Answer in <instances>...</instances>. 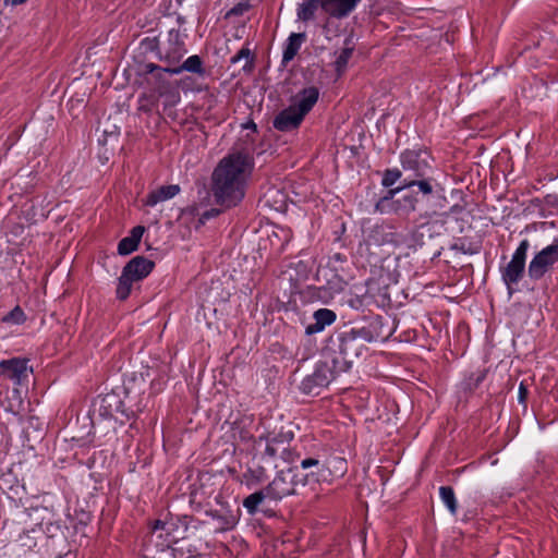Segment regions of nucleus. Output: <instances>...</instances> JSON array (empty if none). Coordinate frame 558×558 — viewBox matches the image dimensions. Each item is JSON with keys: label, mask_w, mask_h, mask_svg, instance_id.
I'll return each mask as SVG.
<instances>
[{"label": "nucleus", "mask_w": 558, "mask_h": 558, "mask_svg": "<svg viewBox=\"0 0 558 558\" xmlns=\"http://www.w3.org/2000/svg\"><path fill=\"white\" fill-rule=\"evenodd\" d=\"M253 169L248 155L231 154L220 160L211 177L216 204L223 208L236 206L245 195V183Z\"/></svg>", "instance_id": "nucleus-1"}, {"label": "nucleus", "mask_w": 558, "mask_h": 558, "mask_svg": "<svg viewBox=\"0 0 558 558\" xmlns=\"http://www.w3.org/2000/svg\"><path fill=\"white\" fill-rule=\"evenodd\" d=\"M366 350L367 348L362 347L350 332H342L337 338L329 339L325 348V356L336 372L344 373L351 368L353 361Z\"/></svg>", "instance_id": "nucleus-2"}, {"label": "nucleus", "mask_w": 558, "mask_h": 558, "mask_svg": "<svg viewBox=\"0 0 558 558\" xmlns=\"http://www.w3.org/2000/svg\"><path fill=\"white\" fill-rule=\"evenodd\" d=\"M294 438L292 430L281 429L278 433L269 432L265 435L258 436L254 440V448L256 454L262 461L268 464H274L278 453H282L286 446H288Z\"/></svg>", "instance_id": "nucleus-3"}, {"label": "nucleus", "mask_w": 558, "mask_h": 558, "mask_svg": "<svg viewBox=\"0 0 558 558\" xmlns=\"http://www.w3.org/2000/svg\"><path fill=\"white\" fill-rule=\"evenodd\" d=\"M93 407L94 412L98 413L101 417L113 418L120 424H125L134 417V412L129 411L124 407L121 396L116 391L98 396Z\"/></svg>", "instance_id": "nucleus-4"}, {"label": "nucleus", "mask_w": 558, "mask_h": 558, "mask_svg": "<svg viewBox=\"0 0 558 558\" xmlns=\"http://www.w3.org/2000/svg\"><path fill=\"white\" fill-rule=\"evenodd\" d=\"M301 485L300 472L298 468L280 471L276 477L265 487L268 499L281 500L282 498L296 493V487Z\"/></svg>", "instance_id": "nucleus-5"}, {"label": "nucleus", "mask_w": 558, "mask_h": 558, "mask_svg": "<svg viewBox=\"0 0 558 558\" xmlns=\"http://www.w3.org/2000/svg\"><path fill=\"white\" fill-rule=\"evenodd\" d=\"M432 157L428 151L422 149H408L400 156L404 179L426 180L424 177L430 169ZM432 183L433 180L428 179Z\"/></svg>", "instance_id": "nucleus-6"}, {"label": "nucleus", "mask_w": 558, "mask_h": 558, "mask_svg": "<svg viewBox=\"0 0 558 558\" xmlns=\"http://www.w3.org/2000/svg\"><path fill=\"white\" fill-rule=\"evenodd\" d=\"M329 361L317 364L313 374L306 376L300 386L302 392L306 395L317 396L320 393L323 388H326L337 374L332 365H329Z\"/></svg>", "instance_id": "nucleus-7"}, {"label": "nucleus", "mask_w": 558, "mask_h": 558, "mask_svg": "<svg viewBox=\"0 0 558 558\" xmlns=\"http://www.w3.org/2000/svg\"><path fill=\"white\" fill-rule=\"evenodd\" d=\"M529 247V240H522L512 255L511 260L501 269V277L509 290V293H511V287L517 284L523 278Z\"/></svg>", "instance_id": "nucleus-8"}, {"label": "nucleus", "mask_w": 558, "mask_h": 558, "mask_svg": "<svg viewBox=\"0 0 558 558\" xmlns=\"http://www.w3.org/2000/svg\"><path fill=\"white\" fill-rule=\"evenodd\" d=\"M558 262V240L539 251L530 262L527 272L532 280H539Z\"/></svg>", "instance_id": "nucleus-9"}, {"label": "nucleus", "mask_w": 558, "mask_h": 558, "mask_svg": "<svg viewBox=\"0 0 558 558\" xmlns=\"http://www.w3.org/2000/svg\"><path fill=\"white\" fill-rule=\"evenodd\" d=\"M28 362L27 359L23 357L2 360L0 362L1 375L13 381L16 386L26 385L33 373V368L28 365Z\"/></svg>", "instance_id": "nucleus-10"}, {"label": "nucleus", "mask_w": 558, "mask_h": 558, "mask_svg": "<svg viewBox=\"0 0 558 558\" xmlns=\"http://www.w3.org/2000/svg\"><path fill=\"white\" fill-rule=\"evenodd\" d=\"M185 37L186 34L181 33L180 29H170L168 32V45L165 52L160 54V60L165 61L169 65L179 64L187 51L184 41Z\"/></svg>", "instance_id": "nucleus-11"}, {"label": "nucleus", "mask_w": 558, "mask_h": 558, "mask_svg": "<svg viewBox=\"0 0 558 558\" xmlns=\"http://www.w3.org/2000/svg\"><path fill=\"white\" fill-rule=\"evenodd\" d=\"M412 187H418L422 197H434V186L429 180L403 179L400 186L387 191V194L378 201L376 207L383 208L386 204L392 205L393 198L398 193Z\"/></svg>", "instance_id": "nucleus-12"}, {"label": "nucleus", "mask_w": 558, "mask_h": 558, "mask_svg": "<svg viewBox=\"0 0 558 558\" xmlns=\"http://www.w3.org/2000/svg\"><path fill=\"white\" fill-rule=\"evenodd\" d=\"M155 267V263L143 256L133 257L122 269L133 281L146 278Z\"/></svg>", "instance_id": "nucleus-13"}, {"label": "nucleus", "mask_w": 558, "mask_h": 558, "mask_svg": "<svg viewBox=\"0 0 558 558\" xmlns=\"http://www.w3.org/2000/svg\"><path fill=\"white\" fill-rule=\"evenodd\" d=\"M303 119L304 117L291 105L275 118L274 128L281 132H289L299 128Z\"/></svg>", "instance_id": "nucleus-14"}, {"label": "nucleus", "mask_w": 558, "mask_h": 558, "mask_svg": "<svg viewBox=\"0 0 558 558\" xmlns=\"http://www.w3.org/2000/svg\"><path fill=\"white\" fill-rule=\"evenodd\" d=\"M319 97V90L315 86L306 87L296 94L292 106L298 112L305 117L317 102Z\"/></svg>", "instance_id": "nucleus-15"}, {"label": "nucleus", "mask_w": 558, "mask_h": 558, "mask_svg": "<svg viewBox=\"0 0 558 558\" xmlns=\"http://www.w3.org/2000/svg\"><path fill=\"white\" fill-rule=\"evenodd\" d=\"M361 0H324L323 11L336 19L347 17Z\"/></svg>", "instance_id": "nucleus-16"}, {"label": "nucleus", "mask_w": 558, "mask_h": 558, "mask_svg": "<svg viewBox=\"0 0 558 558\" xmlns=\"http://www.w3.org/2000/svg\"><path fill=\"white\" fill-rule=\"evenodd\" d=\"M337 315L329 308H319L314 312V323L308 324L305 328V333L312 336L323 331L327 326L336 322Z\"/></svg>", "instance_id": "nucleus-17"}, {"label": "nucleus", "mask_w": 558, "mask_h": 558, "mask_svg": "<svg viewBox=\"0 0 558 558\" xmlns=\"http://www.w3.org/2000/svg\"><path fill=\"white\" fill-rule=\"evenodd\" d=\"M173 65L168 66H160L155 63H146L143 66V73L150 75L149 78H147V82L150 84H154V89L158 93V88L165 84L170 83L167 78V74L173 75L174 73L171 72Z\"/></svg>", "instance_id": "nucleus-18"}, {"label": "nucleus", "mask_w": 558, "mask_h": 558, "mask_svg": "<svg viewBox=\"0 0 558 558\" xmlns=\"http://www.w3.org/2000/svg\"><path fill=\"white\" fill-rule=\"evenodd\" d=\"M379 322H372L367 326H364L362 328H353L349 332L352 335V337L357 340L362 347H366V343L377 341L379 338H384L379 330Z\"/></svg>", "instance_id": "nucleus-19"}, {"label": "nucleus", "mask_w": 558, "mask_h": 558, "mask_svg": "<svg viewBox=\"0 0 558 558\" xmlns=\"http://www.w3.org/2000/svg\"><path fill=\"white\" fill-rule=\"evenodd\" d=\"M180 192V186L177 184L163 185L151 191L145 198L144 205L155 206L160 202H165L174 197Z\"/></svg>", "instance_id": "nucleus-20"}, {"label": "nucleus", "mask_w": 558, "mask_h": 558, "mask_svg": "<svg viewBox=\"0 0 558 558\" xmlns=\"http://www.w3.org/2000/svg\"><path fill=\"white\" fill-rule=\"evenodd\" d=\"M302 470L316 469L317 472H310L306 474H300V480L302 481V486L311 482H318L320 476H324V471L326 465L320 463V461L316 458H305L301 460Z\"/></svg>", "instance_id": "nucleus-21"}, {"label": "nucleus", "mask_w": 558, "mask_h": 558, "mask_svg": "<svg viewBox=\"0 0 558 558\" xmlns=\"http://www.w3.org/2000/svg\"><path fill=\"white\" fill-rule=\"evenodd\" d=\"M145 232L143 226H136L131 230L129 236L123 238L118 244V253L120 255H129L136 251L140 241Z\"/></svg>", "instance_id": "nucleus-22"}, {"label": "nucleus", "mask_w": 558, "mask_h": 558, "mask_svg": "<svg viewBox=\"0 0 558 558\" xmlns=\"http://www.w3.org/2000/svg\"><path fill=\"white\" fill-rule=\"evenodd\" d=\"M369 239L378 245L386 243H399V235L395 232L393 228L388 225L376 226L369 235Z\"/></svg>", "instance_id": "nucleus-23"}, {"label": "nucleus", "mask_w": 558, "mask_h": 558, "mask_svg": "<svg viewBox=\"0 0 558 558\" xmlns=\"http://www.w3.org/2000/svg\"><path fill=\"white\" fill-rule=\"evenodd\" d=\"M260 201L276 211H283L287 207V196L277 187H269Z\"/></svg>", "instance_id": "nucleus-24"}, {"label": "nucleus", "mask_w": 558, "mask_h": 558, "mask_svg": "<svg viewBox=\"0 0 558 558\" xmlns=\"http://www.w3.org/2000/svg\"><path fill=\"white\" fill-rule=\"evenodd\" d=\"M305 38L306 36L304 33H292L288 37L282 54L283 65H287L290 61L294 59L302 44L305 41Z\"/></svg>", "instance_id": "nucleus-25"}, {"label": "nucleus", "mask_w": 558, "mask_h": 558, "mask_svg": "<svg viewBox=\"0 0 558 558\" xmlns=\"http://www.w3.org/2000/svg\"><path fill=\"white\" fill-rule=\"evenodd\" d=\"M183 71L198 74V75H204L205 69H204L202 58L197 54L191 56L183 63H181L179 65L178 64L173 65V68L171 70V72L175 73V74H180Z\"/></svg>", "instance_id": "nucleus-26"}, {"label": "nucleus", "mask_w": 558, "mask_h": 558, "mask_svg": "<svg viewBox=\"0 0 558 558\" xmlns=\"http://www.w3.org/2000/svg\"><path fill=\"white\" fill-rule=\"evenodd\" d=\"M418 202L420 198H412L409 192H407L402 195L401 198L392 202V209L399 216H408L416 210V205Z\"/></svg>", "instance_id": "nucleus-27"}, {"label": "nucleus", "mask_w": 558, "mask_h": 558, "mask_svg": "<svg viewBox=\"0 0 558 558\" xmlns=\"http://www.w3.org/2000/svg\"><path fill=\"white\" fill-rule=\"evenodd\" d=\"M158 95L163 98V109H172L180 101V93L171 83H165L158 88Z\"/></svg>", "instance_id": "nucleus-28"}, {"label": "nucleus", "mask_w": 558, "mask_h": 558, "mask_svg": "<svg viewBox=\"0 0 558 558\" xmlns=\"http://www.w3.org/2000/svg\"><path fill=\"white\" fill-rule=\"evenodd\" d=\"M323 2L324 0H306L299 4L298 19L303 22L314 20L317 9L320 8L323 10Z\"/></svg>", "instance_id": "nucleus-29"}, {"label": "nucleus", "mask_w": 558, "mask_h": 558, "mask_svg": "<svg viewBox=\"0 0 558 558\" xmlns=\"http://www.w3.org/2000/svg\"><path fill=\"white\" fill-rule=\"evenodd\" d=\"M242 59L245 60V63L243 65V71L245 73H252L253 70H254V66H255V56L254 53L251 51L250 48L247 47H243L242 49L239 50V52L233 56L231 58V63H238L239 61H241Z\"/></svg>", "instance_id": "nucleus-30"}, {"label": "nucleus", "mask_w": 558, "mask_h": 558, "mask_svg": "<svg viewBox=\"0 0 558 558\" xmlns=\"http://www.w3.org/2000/svg\"><path fill=\"white\" fill-rule=\"evenodd\" d=\"M436 197L438 199V203L435 204V206L432 210L425 211V214L423 215L424 218H433L436 216H446L447 217L449 214H459L463 209L462 206L457 204V205H453L450 207L449 213H441V210L445 207L444 203L446 202V197L442 195H437Z\"/></svg>", "instance_id": "nucleus-31"}, {"label": "nucleus", "mask_w": 558, "mask_h": 558, "mask_svg": "<svg viewBox=\"0 0 558 558\" xmlns=\"http://www.w3.org/2000/svg\"><path fill=\"white\" fill-rule=\"evenodd\" d=\"M266 498H268V495H267L266 489L264 488V489L255 492V493L248 495L246 498H244L243 506L250 514H254L257 511L258 506Z\"/></svg>", "instance_id": "nucleus-32"}, {"label": "nucleus", "mask_w": 558, "mask_h": 558, "mask_svg": "<svg viewBox=\"0 0 558 558\" xmlns=\"http://www.w3.org/2000/svg\"><path fill=\"white\" fill-rule=\"evenodd\" d=\"M439 495L442 502L446 505L450 513L456 514L458 510V504L453 488L451 486H441L439 488Z\"/></svg>", "instance_id": "nucleus-33"}, {"label": "nucleus", "mask_w": 558, "mask_h": 558, "mask_svg": "<svg viewBox=\"0 0 558 558\" xmlns=\"http://www.w3.org/2000/svg\"><path fill=\"white\" fill-rule=\"evenodd\" d=\"M133 282L134 281L122 271L116 290V294L119 300L124 301L129 298Z\"/></svg>", "instance_id": "nucleus-34"}, {"label": "nucleus", "mask_w": 558, "mask_h": 558, "mask_svg": "<svg viewBox=\"0 0 558 558\" xmlns=\"http://www.w3.org/2000/svg\"><path fill=\"white\" fill-rule=\"evenodd\" d=\"M402 177V171L393 168V169H387L384 172L383 179H381V185L385 187H391L398 180H400Z\"/></svg>", "instance_id": "nucleus-35"}, {"label": "nucleus", "mask_w": 558, "mask_h": 558, "mask_svg": "<svg viewBox=\"0 0 558 558\" xmlns=\"http://www.w3.org/2000/svg\"><path fill=\"white\" fill-rule=\"evenodd\" d=\"M352 53L353 48L350 47H345L340 51L335 62L338 73H341L347 68V64L350 58L352 57Z\"/></svg>", "instance_id": "nucleus-36"}, {"label": "nucleus", "mask_w": 558, "mask_h": 558, "mask_svg": "<svg viewBox=\"0 0 558 558\" xmlns=\"http://www.w3.org/2000/svg\"><path fill=\"white\" fill-rule=\"evenodd\" d=\"M331 468L335 469L336 476H343L347 472V461L342 458H333L325 469L331 472Z\"/></svg>", "instance_id": "nucleus-37"}, {"label": "nucleus", "mask_w": 558, "mask_h": 558, "mask_svg": "<svg viewBox=\"0 0 558 558\" xmlns=\"http://www.w3.org/2000/svg\"><path fill=\"white\" fill-rule=\"evenodd\" d=\"M281 458L287 463H294L301 459V453L296 450V447L290 448L286 446L281 453Z\"/></svg>", "instance_id": "nucleus-38"}, {"label": "nucleus", "mask_w": 558, "mask_h": 558, "mask_svg": "<svg viewBox=\"0 0 558 558\" xmlns=\"http://www.w3.org/2000/svg\"><path fill=\"white\" fill-rule=\"evenodd\" d=\"M3 320L20 324L24 320V313L20 306H16L4 316Z\"/></svg>", "instance_id": "nucleus-39"}, {"label": "nucleus", "mask_w": 558, "mask_h": 558, "mask_svg": "<svg viewBox=\"0 0 558 558\" xmlns=\"http://www.w3.org/2000/svg\"><path fill=\"white\" fill-rule=\"evenodd\" d=\"M221 214V209L219 208H210L208 210L203 211L199 215L198 223L204 225L207 220L215 218Z\"/></svg>", "instance_id": "nucleus-40"}, {"label": "nucleus", "mask_w": 558, "mask_h": 558, "mask_svg": "<svg viewBox=\"0 0 558 558\" xmlns=\"http://www.w3.org/2000/svg\"><path fill=\"white\" fill-rule=\"evenodd\" d=\"M484 378L485 374L483 372L478 373L475 377L472 375L465 383V386L468 389L473 390L480 386Z\"/></svg>", "instance_id": "nucleus-41"}, {"label": "nucleus", "mask_w": 558, "mask_h": 558, "mask_svg": "<svg viewBox=\"0 0 558 558\" xmlns=\"http://www.w3.org/2000/svg\"><path fill=\"white\" fill-rule=\"evenodd\" d=\"M250 9V4L248 2H245V3H239L236 4L235 7H233L229 12H228V16H239V15H242L245 11H247Z\"/></svg>", "instance_id": "nucleus-42"}, {"label": "nucleus", "mask_w": 558, "mask_h": 558, "mask_svg": "<svg viewBox=\"0 0 558 558\" xmlns=\"http://www.w3.org/2000/svg\"><path fill=\"white\" fill-rule=\"evenodd\" d=\"M527 395H529V391H527L526 386L523 383H521L519 386V396H518L519 402L522 404H525Z\"/></svg>", "instance_id": "nucleus-43"}, {"label": "nucleus", "mask_w": 558, "mask_h": 558, "mask_svg": "<svg viewBox=\"0 0 558 558\" xmlns=\"http://www.w3.org/2000/svg\"><path fill=\"white\" fill-rule=\"evenodd\" d=\"M43 512H46V509H44V508H33L31 510V512L28 513L29 517H34V520L36 521L35 522L36 525H41L43 524V520L38 521V518L40 517V513H43Z\"/></svg>", "instance_id": "nucleus-44"}, {"label": "nucleus", "mask_w": 558, "mask_h": 558, "mask_svg": "<svg viewBox=\"0 0 558 558\" xmlns=\"http://www.w3.org/2000/svg\"><path fill=\"white\" fill-rule=\"evenodd\" d=\"M27 0H4V4H11V5H20L25 3Z\"/></svg>", "instance_id": "nucleus-45"}, {"label": "nucleus", "mask_w": 558, "mask_h": 558, "mask_svg": "<svg viewBox=\"0 0 558 558\" xmlns=\"http://www.w3.org/2000/svg\"><path fill=\"white\" fill-rule=\"evenodd\" d=\"M407 191L409 192V194H410V196L412 198H418V194H422L418 189H417V191H414L413 187H412V189L407 190Z\"/></svg>", "instance_id": "nucleus-46"}, {"label": "nucleus", "mask_w": 558, "mask_h": 558, "mask_svg": "<svg viewBox=\"0 0 558 558\" xmlns=\"http://www.w3.org/2000/svg\"><path fill=\"white\" fill-rule=\"evenodd\" d=\"M178 544H179V542H174V546L171 548L174 556H175V553L181 549L178 547Z\"/></svg>", "instance_id": "nucleus-47"}, {"label": "nucleus", "mask_w": 558, "mask_h": 558, "mask_svg": "<svg viewBox=\"0 0 558 558\" xmlns=\"http://www.w3.org/2000/svg\"><path fill=\"white\" fill-rule=\"evenodd\" d=\"M140 110H142L144 112H149L150 108L148 106L142 105V106H140Z\"/></svg>", "instance_id": "nucleus-48"}, {"label": "nucleus", "mask_w": 558, "mask_h": 558, "mask_svg": "<svg viewBox=\"0 0 558 558\" xmlns=\"http://www.w3.org/2000/svg\"><path fill=\"white\" fill-rule=\"evenodd\" d=\"M163 526V523L161 521H156L154 530L161 529Z\"/></svg>", "instance_id": "nucleus-49"}, {"label": "nucleus", "mask_w": 558, "mask_h": 558, "mask_svg": "<svg viewBox=\"0 0 558 558\" xmlns=\"http://www.w3.org/2000/svg\"><path fill=\"white\" fill-rule=\"evenodd\" d=\"M177 21H178V23H179L180 25H182V24H184V23H185V19H184L183 16H181V15H179V16H178Z\"/></svg>", "instance_id": "nucleus-50"}, {"label": "nucleus", "mask_w": 558, "mask_h": 558, "mask_svg": "<svg viewBox=\"0 0 558 558\" xmlns=\"http://www.w3.org/2000/svg\"><path fill=\"white\" fill-rule=\"evenodd\" d=\"M258 473H259L258 477L263 476L265 474V469L263 466H259Z\"/></svg>", "instance_id": "nucleus-51"}, {"label": "nucleus", "mask_w": 558, "mask_h": 558, "mask_svg": "<svg viewBox=\"0 0 558 558\" xmlns=\"http://www.w3.org/2000/svg\"><path fill=\"white\" fill-rule=\"evenodd\" d=\"M22 545L27 546L28 548H32V546H33L32 544H28V543H23Z\"/></svg>", "instance_id": "nucleus-52"}, {"label": "nucleus", "mask_w": 558, "mask_h": 558, "mask_svg": "<svg viewBox=\"0 0 558 558\" xmlns=\"http://www.w3.org/2000/svg\"><path fill=\"white\" fill-rule=\"evenodd\" d=\"M252 129L256 131V125L254 123H252Z\"/></svg>", "instance_id": "nucleus-53"}, {"label": "nucleus", "mask_w": 558, "mask_h": 558, "mask_svg": "<svg viewBox=\"0 0 558 558\" xmlns=\"http://www.w3.org/2000/svg\"><path fill=\"white\" fill-rule=\"evenodd\" d=\"M557 204H558V196H557Z\"/></svg>", "instance_id": "nucleus-54"}]
</instances>
